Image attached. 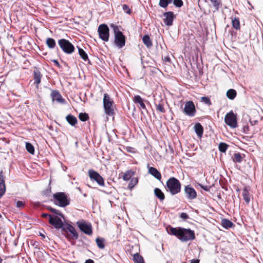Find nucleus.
Returning <instances> with one entry per match:
<instances>
[{"mask_svg":"<svg viewBox=\"0 0 263 263\" xmlns=\"http://www.w3.org/2000/svg\"><path fill=\"white\" fill-rule=\"evenodd\" d=\"M167 230L169 234L176 236L181 242L192 241L196 238L194 231L189 228H174L169 226L167 228Z\"/></svg>","mask_w":263,"mask_h":263,"instance_id":"obj_1","label":"nucleus"},{"mask_svg":"<svg viewBox=\"0 0 263 263\" xmlns=\"http://www.w3.org/2000/svg\"><path fill=\"white\" fill-rule=\"evenodd\" d=\"M110 27L113 29L115 34V44L119 48L123 47L125 45L126 37L120 31L121 27L113 24Z\"/></svg>","mask_w":263,"mask_h":263,"instance_id":"obj_2","label":"nucleus"},{"mask_svg":"<svg viewBox=\"0 0 263 263\" xmlns=\"http://www.w3.org/2000/svg\"><path fill=\"white\" fill-rule=\"evenodd\" d=\"M166 190L171 195H174L180 192L181 183L177 178L172 177L166 181Z\"/></svg>","mask_w":263,"mask_h":263,"instance_id":"obj_3","label":"nucleus"},{"mask_svg":"<svg viewBox=\"0 0 263 263\" xmlns=\"http://www.w3.org/2000/svg\"><path fill=\"white\" fill-rule=\"evenodd\" d=\"M53 203L60 207L64 208L70 204V199L64 192H57L53 195Z\"/></svg>","mask_w":263,"mask_h":263,"instance_id":"obj_4","label":"nucleus"},{"mask_svg":"<svg viewBox=\"0 0 263 263\" xmlns=\"http://www.w3.org/2000/svg\"><path fill=\"white\" fill-rule=\"evenodd\" d=\"M103 103L105 114L108 116H114L115 114L114 108V102L107 93L104 94Z\"/></svg>","mask_w":263,"mask_h":263,"instance_id":"obj_5","label":"nucleus"},{"mask_svg":"<svg viewBox=\"0 0 263 263\" xmlns=\"http://www.w3.org/2000/svg\"><path fill=\"white\" fill-rule=\"evenodd\" d=\"M62 232L69 240H76L79 237V235L74 227L69 223H66L64 225Z\"/></svg>","mask_w":263,"mask_h":263,"instance_id":"obj_6","label":"nucleus"},{"mask_svg":"<svg viewBox=\"0 0 263 263\" xmlns=\"http://www.w3.org/2000/svg\"><path fill=\"white\" fill-rule=\"evenodd\" d=\"M58 44L62 51L68 54L72 53L75 50V48L72 44L64 39H60L58 41Z\"/></svg>","mask_w":263,"mask_h":263,"instance_id":"obj_7","label":"nucleus"},{"mask_svg":"<svg viewBox=\"0 0 263 263\" xmlns=\"http://www.w3.org/2000/svg\"><path fill=\"white\" fill-rule=\"evenodd\" d=\"M224 122L227 125L234 128L238 126L237 115L233 110L228 112L224 117Z\"/></svg>","mask_w":263,"mask_h":263,"instance_id":"obj_8","label":"nucleus"},{"mask_svg":"<svg viewBox=\"0 0 263 263\" xmlns=\"http://www.w3.org/2000/svg\"><path fill=\"white\" fill-rule=\"evenodd\" d=\"M98 33L100 39L105 42L109 40V29L106 24H101L98 27Z\"/></svg>","mask_w":263,"mask_h":263,"instance_id":"obj_9","label":"nucleus"},{"mask_svg":"<svg viewBox=\"0 0 263 263\" xmlns=\"http://www.w3.org/2000/svg\"><path fill=\"white\" fill-rule=\"evenodd\" d=\"M88 173L91 180L96 181L100 186L105 185L103 178L97 172L90 169L88 170Z\"/></svg>","mask_w":263,"mask_h":263,"instance_id":"obj_10","label":"nucleus"},{"mask_svg":"<svg viewBox=\"0 0 263 263\" xmlns=\"http://www.w3.org/2000/svg\"><path fill=\"white\" fill-rule=\"evenodd\" d=\"M183 112L189 117H194L195 115L196 109L193 101H189L185 103Z\"/></svg>","mask_w":263,"mask_h":263,"instance_id":"obj_11","label":"nucleus"},{"mask_svg":"<svg viewBox=\"0 0 263 263\" xmlns=\"http://www.w3.org/2000/svg\"><path fill=\"white\" fill-rule=\"evenodd\" d=\"M77 224L80 230L85 234L91 235L92 234V229L90 223H88L85 221H78Z\"/></svg>","mask_w":263,"mask_h":263,"instance_id":"obj_12","label":"nucleus"},{"mask_svg":"<svg viewBox=\"0 0 263 263\" xmlns=\"http://www.w3.org/2000/svg\"><path fill=\"white\" fill-rule=\"evenodd\" d=\"M49 223L55 229H61V230L65 225L61 218L58 216H50V218L49 219Z\"/></svg>","mask_w":263,"mask_h":263,"instance_id":"obj_13","label":"nucleus"},{"mask_svg":"<svg viewBox=\"0 0 263 263\" xmlns=\"http://www.w3.org/2000/svg\"><path fill=\"white\" fill-rule=\"evenodd\" d=\"M184 193L189 200H193L197 197V193L195 190L190 184L185 186Z\"/></svg>","mask_w":263,"mask_h":263,"instance_id":"obj_14","label":"nucleus"},{"mask_svg":"<svg viewBox=\"0 0 263 263\" xmlns=\"http://www.w3.org/2000/svg\"><path fill=\"white\" fill-rule=\"evenodd\" d=\"M42 74L40 69L36 67H34L33 71V77L34 80V84L37 89L39 88V84L41 83V79L42 78Z\"/></svg>","mask_w":263,"mask_h":263,"instance_id":"obj_15","label":"nucleus"},{"mask_svg":"<svg viewBox=\"0 0 263 263\" xmlns=\"http://www.w3.org/2000/svg\"><path fill=\"white\" fill-rule=\"evenodd\" d=\"M50 96L53 102L56 101L57 102L61 104L66 103L65 100L63 98L60 92L57 90H52L51 91Z\"/></svg>","mask_w":263,"mask_h":263,"instance_id":"obj_16","label":"nucleus"},{"mask_svg":"<svg viewBox=\"0 0 263 263\" xmlns=\"http://www.w3.org/2000/svg\"><path fill=\"white\" fill-rule=\"evenodd\" d=\"M163 16L164 18L163 20L165 24L168 26H172L173 25V20L175 18V15L173 12H166L163 13Z\"/></svg>","mask_w":263,"mask_h":263,"instance_id":"obj_17","label":"nucleus"},{"mask_svg":"<svg viewBox=\"0 0 263 263\" xmlns=\"http://www.w3.org/2000/svg\"><path fill=\"white\" fill-rule=\"evenodd\" d=\"M5 177L4 175L3 171L0 172V197L3 196L6 191V186L5 184Z\"/></svg>","mask_w":263,"mask_h":263,"instance_id":"obj_18","label":"nucleus"},{"mask_svg":"<svg viewBox=\"0 0 263 263\" xmlns=\"http://www.w3.org/2000/svg\"><path fill=\"white\" fill-rule=\"evenodd\" d=\"M133 101L135 103L139 104V108L144 110H146V107L144 103L143 99L139 95H136L133 98Z\"/></svg>","mask_w":263,"mask_h":263,"instance_id":"obj_19","label":"nucleus"},{"mask_svg":"<svg viewBox=\"0 0 263 263\" xmlns=\"http://www.w3.org/2000/svg\"><path fill=\"white\" fill-rule=\"evenodd\" d=\"M148 172L158 180H160L161 179V174L156 168L152 166L149 167Z\"/></svg>","mask_w":263,"mask_h":263,"instance_id":"obj_20","label":"nucleus"},{"mask_svg":"<svg viewBox=\"0 0 263 263\" xmlns=\"http://www.w3.org/2000/svg\"><path fill=\"white\" fill-rule=\"evenodd\" d=\"M78 48L79 54L80 57L82 58V59L85 62L87 61L89 64H91L90 61L88 59V57L87 53L82 48H81L79 47H78Z\"/></svg>","mask_w":263,"mask_h":263,"instance_id":"obj_21","label":"nucleus"},{"mask_svg":"<svg viewBox=\"0 0 263 263\" xmlns=\"http://www.w3.org/2000/svg\"><path fill=\"white\" fill-rule=\"evenodd\" d=\"M221 223L222 227L226 229H229L235 226L231 220L226 218L222 219Z\"/></svg>","mask_w":263,"mask_h":263,"instance_id":"obj_22","label":"nucleus"},{"mask_svg":"<svg viewBox=\"0 0 263 263\" xmlns=\"http://www.w3.org/2000/svg\"><path fill=\"white\" fill-rule=\"evenodd\" d=\"M154 194L156 197L159 199L161 201H162L165 199V195L162 191L159 188H155L154 191Z\"/></svg>","mask_w":263,"mask_h":263,"instance_id":"obj_23","label":"nucleus"},{"mask_svg":"<svg viewBox=\"0 0 263 263\" xmlns=\"http://www.w3.org/2000/svg\"><path fill=\"white\" fill-rule=\"evenodd\" d=\"M195 131L199 137H201L203 135V128L200 123H197L194 125Z\"/></svg>","mask_w":263,"mask_h":263,"instance_id":"obj_24","label":"nucleus"},{"mask_svg":"<svg viewBox=\"0 0 263 263\" xmlns=\"http://www.w3.org/2000/svg\"><path fill=\"white\" fill-rule=\"evenodd\" d=\"M232 21V24L233 27L236 30L240 29V21L239 18L238 17H231Z\"/></svg>","mask_w":263,"mask_h":263,"instance_id":"obj_25","label":"nucleus"},{"mask_svg":"<svg viewBox=\"0 0 263 263\" xmlns=\"http://www.w3.org/2000/svg\"><path fill=\"white\" fill-rule=\"evenodd\" d=\"M242 196L245 202L249 203L250 201V196L247 187H245L242 190Z\"/></svg>","mask_w":263,"mask_h":263,"instance_id":"obj_26","label":"nucleus"},{"mask_svg":"<svg viewBox=\"0 0 263 263\" xmlns=\"http://www.w3.org/2000/svg\"><path fill=\"white\" fill-rule=\"evenodd\" d=\"M66 121L68 122L69 124L72 126H74L78 122L77 119L76 117L70 114L68 115L66 117Z\"/></svg>","mask_w":263,"mask_h":263,"instance_id":"obj_27","label":"nucleus"},{"mask_svg":"<svg viewBox=\"0 0 263 263\" xmlns=\"http://www.w3.org/2000/svg\"><path fill=\"white\" fill-rule=\"evenodd\" d=\"M135 172L132 171L131 170H127L126 172L123 173L122 178L124 181H128L131 179L132 176L135 175Z\"/></svg>","mask_w":263,"mask_h":263,"instance_id":"obj_28","label":"nucleus"},{"mask_svg":"<svg viewBox=\"0 0 263 263\" xmlns=\"http://www.w3.org/2000/svg\"><path fill=\"white\" fill-rule=\"evenodd\" d=\"M105 240L104 238L102 237H97L96 239V242L97 243L98 247L100 249H104L105 248Z\"/></svg>","mask_w":263,"mask_h":263,"instance_id":"obj_29","label":"nucleus"},{"mask_svg":"<svg viewBox=\"0 0 263 263\" xmlns=\"http://www.w3.org/2000/svg\"><path fill=\"white\" fill-rule=\"evenodd\" d=\"M237 95L236 91L234 89H229L227 93V97L230 100H234Z\"/></svg>","mask_w":263,"mask_h":263,"instance_id":"obj_30","label":"nucleus"},{"mask_svg":"<svg viewBox=\"0 0 263 263\" xmlns=\"http://www.w3.org/2000/svg\"><path fill=\"white\" fill-rule=\"evenodd\" d=\"M142 41L147 48H149L153 45L152 40L148 35H144L143 36Z\"/></svg>","mask_w":263,"mask_h":263,"instance_id":"obj_31","label":"nucleus"},{"mask_svg":"<svg viewBox=\"0 0 263 263\" xmlns=\"http://www.w3.org/2000/svg\"><path fill=\"white\" fill-rule=\"evenodd\" d=\"M46 45L49 49H53L56 46L55 41L51 37L46 39Z\"/></svg>","mask_w":263,"mask_h":263,"instance_id":"obj_32","label":"nucleus"},{"mask_svg":"<svg viewBox=\"0 0 263 263\" xmlns=\"http://www.w3.org/2000/svg\"><path fill=\"white\" fill-rule=\"evenodd\" d=\"M155 105L156 110L158 111L161 113H164L165 112V109L164 107V102L163 100H161L158 104H155Z\"/></svg>","mask_w":263,"mask_h":263,"instance_id":"obj_33","label":"nucleus"},{"mask_svg":"<svg viewBox=\"0 0 263 263\" xmlns=\"http://www.w3.org/2000/svg\"><path fill=\"white\" fill-rule=\"evenodd\" d=\"M138 183V178H133L130 179L127 188L129 190H132L136 186Z\"/></svg>","mask_w":263,"mask_h":263,"instance_id":"obj_34","label":"nucleus"},{"mask_svg":"<svg viewBox=\"0 0 263 263\" xmlns=\"http://www.w3.org/2000/svg\"><path fill=\"white\" fill-rule=\"evenodd\" d=\"M243 157L242 155L239 153H234L233 157V161L235 163H241Z\"/></svg>","mask_w":263,"mask_h":263,"instance_id":"obj_35","label":"nucleus"},{"mask_svg":"<svg viewBox=\"0 0 263 263\" xmlns=\"http://www.w3.org/2000/svg\"><path fill=\"white\" fill-rule=\"evenodd\" d=\"M133 260L135 263H144L143 257L138 253L134 255Z\"/></svg>","mask_w":263,"mask_h":263,"instance_id":"obj_36","label":"nucleus"},{"mask_svg":"<svg viewBox=\"0 0 263 263\" xmlns=\"http://www.w3.org/2000/svg\"><path fill=\"white\" fill-rule=\"evenodd\" d=\"M212 3L213 6L216 11H218L219 8L222 6L221 0H210Z\"/></svg>","mask_w":263,"mask_h":263,"instance_id":"obj_37","label":"nucleus"},{"mask_svg":"<svg viewBox=\"0 0 263 263\" xmlns=\"http://www.w3.org/2000/svg\"><path fill=\"white\" fill-rule=\"evenodd\" d=\"M172 2L173 0H160L159 5L162 8H166Z\"/></svg>","mask_w":263,"mask_h":263,"instance_id":"obj_38","label":"nucleus"},{"mask_svg":"<svg viewBox=\"0 0 263 263\" xmlns=\"http://www.w3.org/2000/svg\"><path fill=\"white\" fill-rule=\"evenodd\" d=\"M229 145L224 142H220L219 144L218 149L221 153H225L228 148Z\"/></svg>","mask_w":263,"mask_h":263,"instance_id":"obj_39","label":"nucleus"},{"mask_svg":"<svg viewBox=\"0 0 263 263\" xmlns=\"http://www.w3.org/2000/svg\"><path fill=\"white\" fill-rule=\"evenodd\" d=\"M47 209H48L52 213H54L58 216L64 218V215L60 211L56 210L51 206H47Z\"/></svg>","mask_w":263,"mask_h":263,"instance_id":"obj_40","label":"nucleus"},{"mask_svg":"<svg viewBox=\"0 0 263 263\" xmlns=\"http://www.w3.org/2000/svg\"><path fill=\"white\" fill-rule=\"evenodd\" d=\"M26 148L27 152L31 154H34V146L29 142L26 143Z\"/></svg>","mask_w":263,"mask_h":263,"instance_id":"obj_41","label":"nucleus"},{"mask_svg":"<svg viewBox=\"0 0 263 263\" xmlns=\"http://www.w3.org/2000/svg\"><path fill=\"white\" fill-rule=\"evenodd\" d=\"M79 118L81 121H82L83 122H85V121H87L89 119V117L87 113L81 112V113H80L79 115Z\"/></svg>","mask_w":263,"mask_h":263,"instance_id":"obj_42","label":"nucleus"},{"mask_svg":"<svg viewBox=\"0 0 263 263\" xmlns=\"http://www.w3.org/2000/svg\"><path fill=\"white\" fill-rule=\"evenodd\" d=\"M201 101L207 104L209 106L212 105L210 99L208 97H202L201 98Z\"/></svg>","mask_w":263,"mask_h":263,"instance_id":"obj_43","label":"nucleus"},{"mask_svg":"<svg viewBox=\"0 0 263 263\" xmlns=\"http://www.w3.org/2000/svg\"><path fill=\"white\" fill-rule=\"evenodd\" d=\"M174 5L178 8L181 7L183 5V2L182 0H173Z\"/></svg>","mask_w":263,"mask_h":263,"instance_id":"obj_44","label":"nucleus"},{"mask_svg":"<svg viewBox=\"0 0 263 263\" xmlns=\"http://www.w3.org/2000/svg\"><path fill=\"white\" fill-rule=\"evenodd\" d=\"M123 10H124V12L130 14L132 12L130 9L129 8V6L127 5L124 4L122 6Z\"/></svg>","mask_w":263,"mask_h":263,"instance_id":"obj_45","label":"nucleus"},{"mask_svg":"<svg viewBox=\"0 0 263 263\" xmlns=\"http://www.w3.org/2000/svg\"><path fill=\"white\" fill-rule=\"evenodd\" d=\"M179 217L184 220L189 218V215L186 213H181L179 215Z\"/></svg>","mask_w":263,"mask_h":263,"instance_id":"obj_46","label":"nucleus"},{"mask_svg":"<svg viewBox=\"0 0 263 263\" xmlns=\"http://www.w3.org/2000/svg\"><path fill=\"white\" fill-rule=\"evenodd\" d=\"M200 187L205 191L209 192L211 189V186L208 185H204L201 184H199Z\"/></svg>","mask_w":263,"mask_h":263,"instance_id":"obj_47","label":"nucleus"},{"mask_svg":"<svg viewBox=\"0 0 263 263\" xmlns=\"http://www.w3.org/2000/svg\"><path fill=\"white\" fill-rule=\"evenodd\" d=\"M250 132V128L248 124L244 125L243 127V132L245 134H248Z\"/></svg>","mask_w":263,"mask_h":263,"instance_id":"obj_48","label":"nucleus"},{"mask_svg":"<svg viewBox=\"0 0 263 263\" xmlns=\"http://www.w3.org/2000/svg\"><path fill=\"white\" fill-rule=\"evenodd\" d=\"M24 205V203L22 201H17L16 202V207L21 208H23Z\"/></svg>","mask_w":263,"mask_h":263,"instance_id":"obj_49","label":"nucleus"},{"mask_svg":"<svg viewBox=\"0 0 263 263\" xmlns=\"http://www.w3.org/2000/svg\"><path fill=\"white\" fill-rule=\"evenodd\" d=\"M52 61L54 63V64L59 68H61L62 66L59 63V62L57 60H53Z\"/></svg>","mask_w":263,"mask_h":263,"instance_id":"obj_50","label":"nucleus"},{"mask_svg":"<svg viewBox=\"0 0 263 263\" xmlns=\"http://www.w3.org/2000/svg\"><path fill=\"white\" fill-rule=\"evenodd\" d=\"M250 122L251 125H255L257 124L258 121L257 120H252L251 119H250Z\"/></svg>","mask_w":263,"mask_h":263,"instance_id":"obj_51","label":"nucleus"},{"mask_svg":"<svg viewBox=\"0 0 263 263\" xmlns=\"http://www.w3.org/2000/svg\"><path fill=\"white\" fill-rule=\"evenodd\" d=\"M41 216H42V217H43V218H46V217H48L49 218H50V216H52L51 215L46 214V213H43Z\"/></svg>","mask_w":263,"mask_h":263,"instance_id":"obj_52","label":"nucleus"},{"mask_svg":"<svg viewBox=\"0 0 263 263\" xmlns=\"http://www.w3.org/2000/svg\"><path fill=\"white\" fill-rule=\"evenodd\" d=\"M133 149L134 148L132 147L127 146L126 147V151L129 153L133 152Z\"/></svg>","mask_w":263,"mask_h":263,"instance_id":"obj_53","label":"nucleus"},{"mask_svg":"<svg viewBox=\"0 0 263 263\" xmlns=\"http://www.w3.org/2000/svg\"><path fill=\"white\" fill-rule=\"evenodd\" d=\"M85 263H95V262L93 260H92L91 259H88L85 261Z\"/></svg>","mask_w":263,"mask_h":263,"instance_id":"obj_54","label":"nucleus"},{"mask_svg":"<svg viewBox=\"0 0 263 263\" xmlns=\"http://www.w3.org/2000/svg\"><path fill=\"white\" fill-rule=\"evenodd\" d=\"M199 260L198 259H193L191 260L190 263H199Z\"/></svg>","mask_w":263,"mask_h":263,"instance_id":"obj_55","label":"nucleus"},{"mask_svg":"<svg viewBox=\"0 0 263 263\" xmlns=\"http://www.w3.org/2000/svg\"><path fill=\"white\" fill-rule=\"evenodd\" d=\"M164 61L165 62H170L171 60L168 57H164Z\"/></svg>","mask_w":263,"mask_h":263,"instance_id":"obj_56","label":"nucleus"},{"mask_svg":"<svg viewBox=\"0 0 263 263\" xmlns=\"http://www.w3.org/2000/svg\"><path fill=\"white\" fill-rule=\"evenodd\" d=\"M39 242L37 241H35L34 243H33V246H35V248H37V247L38 246V244H39Z\"/></svg>","mask_w":263,"mask_h":263,"instance_id":"obj_57","label":"nucleus"},{"mask_svg":"<svg viewBox=\"0 0 263 263\" xmlns=\"http://www.w3.org/2000/svg\"><path fill=\"white\" fill-rule=\"evenodd\" d=\"M40 236H41L42 237H43V238H45V236L43 234H40Z\"/></svg>","mask_w":263,"mask_h":263,"instance_id":"obj_58","label":"nucleus"},{"mask_svg":"<svg viewBox=\"0 0 263 263\" xmlns=\"http://www.w3.org/2000/svg\"><path fill=\"white\" fill-rule=\"evenodd\" d=\"M2 259L0 257V263H2Z\"/></svg>","mask_w":263,"mask_h":263,"instance_id":"obj_59","label":"nucleus"},{"mask_svg":"<svg viewBox=\"0 0 263 263\" xmlns=\"http://www.w3.org/2000/svg\"><path fill=\"white\" fill-rule=\"evenodd\" d=\"M2 217V216L1 215V214L0 213V218H1Z\"/></svg>","mask_w":263,"mask_h":263,"instance_id":"obj_60","label":"nucleus"}]
</instances>
